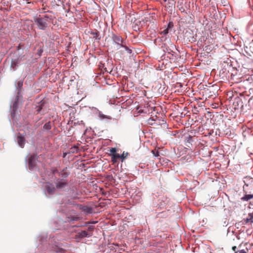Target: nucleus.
Here are the masks:
<instances>
[{
  "instance_id": "bb28decb",
  "label": "nucleus",
  "mask_w": 253,
  "mask_h": 253,
  "mask_svg": "<svg viewBox=\"0 0 253 253\" xmlns=\"http://www.w3.org/2000/svg\"><path fill=\"white\" fill-rule=\"evenodd\" d=\"M58 171L56 169L53 170V173L54 174L57 172Z\"/></svg>"
},
{
  "instance_id": "c85d7f7f",
  "label": "nucleus",
  "mask_w": 253,
  "mask_h": 253,
  "mask_svg": "<svg viewBox=\"0 0 253 253\" xmlns=\"http://www.w3.org/2000/svg\"><path fill=\"white\" fill-rule=\"evenodd\" d=\"M164 0V1H165V2H166V1H167V0Z\"/></svg>"
},
{
  "instance_id": "393cba45",
  "label": "nucleus",
  "mask_w": 253,
  "mask_h": 253,
  "mask_svg": "<svg viewBox=\"0 0 253 253\" xmlns=\"http://www.w3.org/2000/svg\"><path fill=\"white\" fill-rule=\"evenodd\" d=\"M232 250L234 251H235L236 252V250L237 249V247L236 246H233L232 248Z\"/></svg>"
},
{
  "instance_id": "cd10ccee",
  "label": "nucleus",
  "mask_w": 253,
  "mask_h": 253,
  "mask_svg": "<svg viewBox=\"0 0 253 253\" xmlns=\"http://www.w3.org/2000/svg\"><path fill=\"white\" fill-rule=\"evenodd\" d=\"M16 104H17V102H15L13 104V107L14 108V107H16Z\"/></svg>"
},
{
  "instance_id": "9b49d317",
  "label": "nucleus",
  "mask_w": 253,
  "mask_h": 253,
  "mask_svg": "<svg viewBox=\"0 0 253 253\" xmlns=\"http://www.w3.org/2000/svg\"><path fill=\"white\" fill-rule=\"evenodd\" d=\"M111 161L113 162V163H115L117 162L118 159L120 158V155L116 153L111 156Z\"/></svg>"
},
{
  "instance_id": "a878e982",
  "label": "nucleus",
  "mask_w": 253,
  "mask_h": 253,
  "mask_svg": "<svg viewBox=\"0 0 253 253\" xmlns=\"http://www.w3.org/2000/svg\"><path fill=\"white\" fill-rule=\"evenodd\" d=\"M172 26V24L169 22L168 25V28H170Z\"/></svg>"
},
{
  "instance_id": "aec40b11",
  "label": "nucleus",
  "mask_w": 253,
  "mask_h": 253,
  "mask_svg": "<svg viewBox=\"0 0 253 253\" xmlns=\"http://www.w3.org/2000/svg\"><path fill=\"white\" fill-rule=\"evenodd\" d=\"M152 152L153 153V154L155 157H159L160 156L159 152L157 150V151L153 150L152 151Z\"/></svg>"
},
{
  "instance_id": "f257e3e1",
  "label": "nucleus",
  "mask_w": 253,
  "mask_h": 253,
  "mask_svg": "<svg viewBox=\"0 0 253 253\" xmlns=\"http://www.w3.org/2000/svg\"><path fill=\"white\" fill-rule=\"evenodd\" d=\"M52 18L51 14H45L42 16L40 15L35 20V22L39 29L45 30L52 21Z\"/></svg>"
},
{
  "instance_id": "a211bd4d",
  "label": "nucleus",
  "mask_w": 253,
  "mask_h": 253,
  "mask_svg": "<svg viewBox=\"0 0 253 253\" xmlns=\"http://www.w3.org/2000/svg\"><path fill=\"white\" fill-rule=\"evenodd\" d=\"M42 106H43L42 104H41L39 106H37L36 107V111L38 113H39L41 111V110L42 109Z\"/></svg>"
},
{
  "instance_id": "ddd939ff",
  "label": "nucleus",
  "mask_w": 253,
  "mask_h": 253,
  "mask_svg": "<svg viewBox=\"0 0 253 253\" xmlns=\"http://www.w3.org/2000/svg\"><path fill=\"white\" fill-rule=\"evenodd\" d=\"M246 222L253 223V214L249 213L248 217L246 219Z\"/></svg>"
},
{
  "instance_id": "0eeeda50",
  "label": "nucleus",
  "mask_w": 253,
  "mask_h": 253,
  "mask_svg": "<svg viewBox=\"0 0 253 253\" xmlns=\"http://www.w3.org/2000/svg\"><path fill=\"white\" fill-rule=\"evenodd\" d=\"M44 188L49 194L51 195L54 193L55 188L52 184L46 183L44 186Z\"/></svg>"
},
{
  "instance_id": "7ed1b4c3",
  "label": "nucleus",
  "mask_w": 253,
  "mask_h": 253,
  "mask_svg": "<svg viewBox=\"0 0 253 253\" xmlns=\"http://www.w3.org/2000/svg\"><path fill=\"white\" fill-rule=\"evenodd\" d=\"M38 156L37 155H33L30 157L28 161V167L30 170H32L36 166V161Z\"/></svg>"
},
{
  "instance_id": "9d476101",
  "label": "nucleus",
  "mask_w": 253,
  "mask_h": 253,
  "mask_svg": "<svg viewBox=\"0 0 253 253\" xmlns=\"http://www.w3.org/2000/svg\"><path fill=\"white\" fill-rule=\"evenodd\" d=\"M192 136L189 135L185 138V145L188 147H191L192 145L193 142Z\"/></svg>"
},
{
  "instance_id": "7c9ffc66",
  "label": "nucleus",
  "mask_w": 253,
  "mask_h": 253,
  "mask_svg": "<svg viewBox=\"0 0 253 253\" xmlns=\"http://www.w3.org/2000/svg\"><path fill=\"white\" fill-rule=\"evenodd\" d=\"M58 1H60V0H57V2H58Z\"/></svg>"
},
{
  "instance_id": "39448f33",
  "label": "nucleus",
  "mask_w": 253,
  "mask_h": 253,
  "mask_svg": "<svg viewBox=\"0 0 253 253\" xmlns=\"http://www.w3.org/2000/svg\"><path fill=\"white\" fill-rule=\"evenodd\" d=\"M175 50H176L175 46L171 43L169 44V46L164 47V51L165 52H167L168 53L172 55H173V53H175Z\"/></svg>"
},
{
  "instance_id": "1a4fd4ad",
  "label": "nucleus",
  "mask_w": 253,
  "mask_h": 253,
  "mask_svg": "<svg viewBox=\"0 0 253 253\" xmlns=\"http://www.w3.org/2000/svg\"><path fill=\"white\" fill-rule=\"evenodd\" d=\"M67 168H65L62 170L58 173L59 176H61L63 179L67 178L70 172L67 171Z\"/></svg>"
},
{
  "instance_id": "412c9836",
  "label": "nucleus",
  "mask_w": 253,
  "mask_h": 253,
  "mask_svg": "<svg viewBox=\"0 0 253 253\" xmlns=\"http://www.w3.org/2000/svg\"><path fill=\"white\" fill-rule=\"evenodd\" d=\"M23 86V82L19 81L17 84V87L19 88L20 89Z\"/></svg>"
},
{
  "instance_id": "c756f323",
  "label": "nucleus",
  "mask_w": 253,
  "mask_h": 253,
  "mask_svg": "<svg viewBox=\"0 0 253 253\" xmlns=\"http://www.w3.org/2000/svg\"><path fill=\"white\" fill-rule=\"evenodd\" d=\"M58 1H60V0H57V2H58Z\"/></svg>"
},
{
  "instance_id": "2eb2a0df",
  "label": "nucleus",
  "mask_w": 253,
  "mask_h": 253,
  "mask_svg": "<svg viewBox=\"0 0 253 253\" xmlns=\"http://www.w3.org/2000/svg\"><path fill=\"white\" fill-rule=\"evenodd\" d=\"M110 154H109V155L110 156H113V154H116V152H117V149L116 148H111L110 150Z\"/></svg>"
},
{
  "instance_id": "6e6552de",
  "label": "nucleus",
  "mask_w": 253,
  "mask_h": 253,
  "mask_svg": "<svg viewBox=\"0 0 253 253\" xmlns=\"http://www.w3.org/2000/svg\"><path fill=\"white\" fill-rule=\"evenodd\" d=\"M16 141L19 146L21 148H24L25 145V138L21 135L18 136L16 138Z\"/></svg>"
},
{
  "instance_id": "6ab92c4d",
  "label": "nucleus",
  "mask_w": 253,
  "mask_h": 253,
  "mask_svg": "<svg viewBox=\"0 0 253 253\" xmlns=\"http://www.w3.org/2000/svg\"><path fill=\"white\" fill-rule=\"evenodd\" d=\"M91 34L92 35L93 38L100 40V38L98 37V34L97 32H91Z\"/></svg>"
},
{
  "instance_id": "b1692460",
  "label": "nucleus",
  "mask_w": 253,
  "mask_h": 253,
  "mask_svg": "<svg viewBox=\"0 0 253 253\" xmlns=\"http://www.w3.org/2000/svg\"><path fill=\"white\" fill-rule=\"evenodd\" d=\"M239 253H247V252L244 250H242L239 251Z\"/></svg>"
},
{
  "instance_id": "f3484780",
  "label": "nucleus",
  "mask_w": 253,
  "mask_h": 253,
  "mask_svg": "<svg viewBox=\"0 0 253 253\" xmlns=\"http://www.w3.org/2000/svg\"><path fill=\"white\" fill-rule=\"evenodd\" d=\"M127 155L128 153H125L124 152L122 155H120V158L122 159V162H123L125 159L127 157Z\"/></svg>"
},
{
  "instance_id": "4468645a",
  "label": "nucleus",
  "mask_w": 253,
  "mask_h": 253,
  "mask_svg": "<svg viewBox=\"0 0 253 253\" xmlns=\"http://www.w3.org/2000/svg\"><path fill=\"white\" fill-rule=\"evenodd\" d=\"M43 128L46 130H49L51 129V125L50 122L45 123L43 126Z\"/></svg>"
},
{
  "instance_id": "2f4dec72",
  "label": "nucleus",
  "mask_w": 253,
  "mask_h": 253,
  "mask_svg": "<svg viewBox=\"0 0 253 253\" xmlns=\"http://www.w3.org/2000/svg\"><path fill=\"white\" fill-rule=\"evenodd\" d=\"M237 253V252H235L234 253Z\"/></svg>"
},
{
  "instance_id": "20e7f679",
  "label": "nucleus",
  "mask_w": 253,
  "mask_h": 253,
  "mask_svg": "<svg viewBox=\"0 0 253 253\" xmlns=\"http://www.w3.org/2000/svg\"><path fill=\"white\" fill-rule=\"evenodd\" d=\"M55 185L57 189H61L67 186L68 182L67 180L57 179L55 182Z\"/></svg>"
},
{
  "instance_id": "f03ea898",
  "label": "nucleus",
  "mask_w": 253,
  "mask_h": 253,
  "mask_svg": "<svg viewBox=\"0 0 253 253\" xmlns=\"http://www.w3.org/2000/svg\"><path fill=\"white\" fill-rule=\"evenodd\" d=\"M112 39L114 42L117 44V49L120 48L121 47L125 48L126 50H127L128 53H131V50L129 49L126 45L125 42L123 40L122 38L120 36L113 35Z\"/></svg>"
},
{
  "instance_id": "dca6fc26",
  "label": "nucleus",
  "mask_w": 253,
  "mask_h": 253,
  "mask_svg": "<svg viewBox=\"0 0 253 253\" xmlns=\"http://www.w3.org/2000/svg\"><path fill=\"white\" fill-rule=\"evenodd\" d=\"M83 210L89 213H91V212L92 211V208H90V207H84V208Z\"/></svg>"
},
{
  "instance_id": "423d86ee",
  "label": "nucleus",
  "mask_w": 253,
  "mask_h": 253,
  "mask_svg": "<svg viewBox=\"0 0 253 253\" xmlns=\"http://www.w3.org/2000/svg\"><path fill=\"white\" fill-rule=\"evenodd\" d=\"M92 235L91 234H89L86 231H82L78 233L75 236V239L78 240V239H82L84 237H90Z\"/></svg>"
},
{
  "instance_id": "5701e85b",
  "label": "nucleus",
  "mask_w": 253,
  "mask_h": 253,
  "mask_svg": "<svg viewBox=\"0 0 253 253\" xmlns=\"http://www.w3.org/2000/svg\"><path fill=\"white\" fill-rule=\"evenodd\" d=\"M93 230V226H89L88 228V231H89V232L92 231Z\"/></svg>"
},
{
  "instance_id": "4be33fe9",
  "label": "nucleus",
  "mask_w": 253,
  "mask_h": 253,
  "mask_svg": "<svg viewBox=\"0 0 253 253\" xmlns=\"http://www.w3.org/2000/svg\"><path fill=\"white\" fill-rule=\"evenodd\" d=\"M168 33H169L168 28L164 30L163 31L161 32V34H163L164 35H167Z\"/></svg>"
},
{
  "instance_id": "f8f14e48",
  "label": "nucleus",
  "mask_w": 253,
  "mask_h": 253,
  "mask_svg": "<svg viewBox=\"0 0 253 253\" xmlns=\"http://www.w3.org/2000/svg\"><path fill=\"white\" fill-rule=\"evenodd\" d=\"M253 198V194H247L245 195L244 197L241 198L242 201H248Z\"/></svg>"
}]
</instances>
